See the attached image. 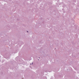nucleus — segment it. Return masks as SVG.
Listing matches in <instances>:
<instances>
[{
	"instance_id": "1",
	"label": "nucleus",
	"mask_w": 79,
	"mask_h": 79,
	"mask_svg": "<svg viewBox=\"0 0 79 79\" xmlns=\"http://www.w3.org/2000/svg\"><path fill=\"white\" fill-rule=\"evenodd\" d=\"M27 32H28V31H27Z\"/></svg>"
}]
</instances>
